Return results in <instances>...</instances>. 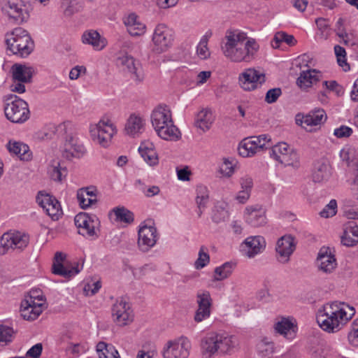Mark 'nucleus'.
I'll return each instance as SVG.
<instances>
[{"mask_svg": "<svg viewBox=\"0 0 358 358\" xmlns=\"http://www.w3.org/2000/svg\"><path fill=\"white\" fill-rule=\"evenodd\" d=\"M85 153V149L81 144L78 143V141L72 135L66 136L64 148L62 151V157L67 160H71L73 158H80Z\"/></svg>", "mask_w": 358, "mask_h": 358, "instance_id": "4be33fe9", "label": "nucleus"}, {"mask_svg": "<svg viewBox=\"0 0 358 358\" xmlns=\"http://www.w3.org/2000/svg\"><path fill=\"white\" fill-rule=\"evenodd\" d=\"M151 122L161 138L173 141L180 138V131L174 125L171 111L167 106L159 105L154 109L151 115Z\"/></svg>", "mask_w": 358, "mask_h": 358, "instance_id": "7ed1b4c3", "label": "nucleus"}, {"mask_svg": "<svg viewBox=\"0 0 358 358\" xmlns=\"http://www.w3.org/2000/svg\"><path fill=\"white\" fill-rule=\"evenodd\" d=\"M8 151L21 160L28 161L31 159V152L28 145L18 141H10L7 145Z\"/></svg>", "mask_w": 358, "mask_h": 358, "instance_id": "72a5a7b5", "label": "nucleus"}, {"mask_svg": "<svg viewBox=\"0 0 358 358\" xmlns=\"http://www.w3.org/2000/svg\"><path fill=\"white\" fill-rule=\"evenodd\" d=\"M220 172L223 176L230 177L234 172L233 162L228 159H224L220 167Z\"/></svg>", "mask_w": 358, "mask_h": 358, "instance_id": "052dcab7", "label": "nucleus"}, {"mask_svg": "<svg viewBox=\"0 0 358 358\" xmlns=\"http://www.w3.org/2000/svg\"><path fill=\"white\" fill-rule=\"evenodd\" d=\"M36 201L53 220H59L62 215L60 203L55 197L40 192L36 197Z\"/></svg>", "mask_w": 358, "mask_h": 358, "instance_id": "dca6fc26", "label": "nucleus"}, {"mask_svg": "<svg viewBox=\"0 0 358 358\" xmlns=\"http://www.w3.org/2000/svg\"><path fill=\"white\" fill-rule=\"evenodd\" d=\"M82 41L85 44L91 45L94 50H100L106 46L104 39L101 38L99 33L95 30H89L83 33Z\"/></svg>", "mask_w": 358, "mask_h": 358, "instance_id": "f704fd0d", "label": "nucleus"}, {"mask_svg": "<svg viewBox=\"0 0 358 358\" xmlns=\"http://www.w3.org/2000/svg\"><path fill=\"white\" fill-rule=\"evenodd\" d=\"M155 266L145 264L142 267L134 269L133 275L136 279H143L144 277L149 276L155 271Z\"/></svg>", "mask_w": 358, "mask_h": 358, "instance_id": "5fc2aeb1", "label": "nucleus"}, {"mask_svg": "<svg viewBox=\"0 0 358 358\" xmlns=\"http://www.w3.org/2000/svg\"><path fill=\"white\" fill-rule=\"evenodd\" d=\"M265 74L255 69H248L239 75L241 87L245 91L257 89L265 82Z\"/></svg>", "mask_w": 358, "mask_h": 358, "instance_id": "f8f14e48", "label": "nucleus"}, {"mask_svg": "<svg viewBox=\"0 0 358 358\" xmlns=\"http://www.w3.org/2000/svg\"><path fill=\"white\" fill-rule=\"evenodd\" d=\"M43 350L41 343H37L32 346L26 353V358H39Z\"/></svg>", "mask_w": 358, "mask_h": 358, "instance_id": "680f3d73", "label": "nucleus"}, {"mask_svg": "<svg viewBox=\"0 0 358 358\" xmlns=\"http://www.w3.org/2000/svg\"><path fill=\"white\" fill-rule=\"evenodd\" d=\"M244 216L245 222L254 227H261L266 223V210L258 204L248 206Z\"/></svg>", "mask_w": 358, "mask_h": 358, "instance_id": "aec40b11", "label": "nucleus"}, {"mask_svg": "<svg viewBox=\"0 0 358 358\" xmlns=\"http://www.w3.org/2000/svg\"><path fill=\"white\" fill-rule=\"evenodd\" d=\"M334 51H335V54L337 57V62H338V64H339V66L343 67V69L345 71L349 70L350 66L347 63L346 59H345V56H346L345 50L343 47L337 45H335V47H334Z\"/></svg>", "mask_w": 358, "mask_h": 358, "instance_id": "603ef678", "label": "nucleus"}, {"mask_svg": "<svg viewBox=\"0 0 358 358\" xmlns=\"http://www.w3.org/2000/svg\"><path fill=\"white\" fill-rule=\"evenodd\" d=\"M247 250L245 251V255L249 258H253L255 255L260 253L265 248V241L262 236H257L249 237L244 241Z\"/></svg>", "mask_w": 358, "mask_h": 358, "instance_id": "a878e982", "label": "nucleus"}, {"mask_svg": "<svg viewBox=\"0 0 358 358\" xmlns=\"http://www.w3.org/2000/svg\"><path fill=\"white\" fill-rule=\"evenodd\" d=\"M217 336L216 333H210L203 337L201 341V348L203 356L210 358L217 353Z\"/></svg>", "mask_w": 358, "mask_h": 358, "instance_id": "bb28decb", "label": "nucleus"}, {"mask_svg": "<svg viewBox=\"0 0 358 358\" xmlns=\"http://www.w3.org/2000/svg\"><path fill=\"white\" fill-rule=\"evenodd\" d=\"M127 31L130 35L138 36L145 32L146 27L141 22L138 16L135 13H130L124 20Z\"/></svg>", "mask_w": 358, "mask_h": 358, "instance_id": "393cba45", "label": "nucleus"}, {"mask_svg": "<svg viewBox=\"0 0 358 358\" xmlns=\"http://www.w3.org/2000/svg\"><path fill=\"white\" fill-rule=\"evenodd\" d=\"M112 317L117 325L126 326L133 322L134 313L129 303L121 298L113 305Z\"/></svg>", "mask_w": 358, "mask_h": 358, "instance_id": "9b49d317", "label": "nucleus"}, {"mask_svg": "<svg viewBox=\"0 0 358 358\" xmlns=\"http://www.w3.org/2000/svg\"><path fill=\"white\" fill-rule=\"evenodd\" d=\"M2 10L15 24H20L29 17V13L22 8V5L19 0H6V3L2 7Z\"/></svg>", "mask_w": 358, "mask_h": 358, "instance_id": "f3484780", "label": "nucleus"}, {"mask_svg": "<svg viewBox=\"0 0 358 358\" xmlns=\"http://www.w3.org/2000/svg\"><path fill=\"white\" fill-rule=\"evenodd\" d=\"M115 220L120 222L131 224L134 222V213L124 206L116 207L113 209Z\"/></svg>", "mask_w": 358, "mask_h": 358, "instance_id": "37998d69", "label": "nucleus"}, {"mask_svg": "<svg viewBox=\"0 0 358 358\" xmlns=\"http://www.w3.org/2000/svg\"><path fill=\"white\" fill-rule=\"evenodd\" d=\"M191 343L186 337H180L167 342L162 355L164 358H188Z\"/></svg>", "mask_w": 358, "mask_h": 358, "instance_id": "1a4fd4ad", "label": "nucleus"}, {"mask_svg": "<svg viewBox=\"0 0 358 358\" xmlns=\"http://www.w3.org/2000/svg\"><path fill=\"white\" fill-rule=\"evenodd\" d=\"M226 42L222 45L224 55L234 62H250L254 58L259 45L255 39H247L245 33L233 31H228L225 36Z\"/></svg>", "mask_w": 358, "mask_h": 358, "instance_id": "f257e3e1", "label": "nucleus"}, {"mask_svg": "<svg viewBox=\"0 0 358 358\" xmlns=\"http://www.w3.org/2000/svg\"><path fill=\"white\" fill-rule=\"evenodd\" d=\"M337 203L335 199H332L320 213L322 217L328 218L336 215L337 210Z\"/></svg>", "mask_w": 358, "mask_h": 358, "instance_id": "4d7b16f0", "label": "nucleus"}, {"mask_svg": "<svg viewBox=\"0 0 358 358\" xmlns=\"http://www.w3.org/2000/svg\"><path fill=\"white\" fill-rule=\"evenodd\" d=\"M285 42L289 45H294L296 44V41L294 36L289 35L283 31L277 32L273 38L272 46L274 48H279L280 43Z\"/></svg>", "mask_w": 358, "mask_h": 358, "instance_id": "a18cd8bd", "label": "nucleus"}, {"mask_svg": "<svg viewBox=\"0 0 358 358\" xmlns=\"http://www.w3.org/2000/svg\"><path fill=\"white\" fill-rule=\"evenodd\" d=\"M211 32H207L201 39L197 46V55L203 59H207L210 56V52L208 48V41L210 36Z\"/></svg>", "mask_w": 358, "mask_h": 358, "instance_id": "8fccbe9b", "label": "nucleus"}, {"mask_svg": "<svg viewBox=\"0 0 358 358\" xmlns=\"http://www.w3.org/2000/svg\"><path fill=\"white\" fill-rule=\"evenodd\" d=\"M10 98L15 99L7 103L4 108L6 118L15 123L25 122L29 117L27 103L15 95L10 94Z\"/></svg>", "mask_w": 358, "mask_h": 358, "instance_id": "39448f33", "label": "nucleus"}, {"mask_svg": "<svg viewBox=\"0 0 358 358\" xmlns=\"http://www.w3.org/2000/svg\"><path fill=\"white\" fill-rule=\"evenodd\" d=\"M235 265V264L231 262H226L221 266L217 267L215 269V279L217 280H222L228 278L232 273Z\"/></svg>", "mask_w": 358, "mask_h": 358, "instance_id": "de8ad7c7", "label": "nucleus"}, {"mask_svg": "<svg viewBox=\"0 0 358 358\" xmlns=\"http://www.w3.org/2000/svg\"><path fill=\"white\" fill-rule=\"evenodd\" d=\"M22 301H27L29 303H45V299L40 289L31 290Z\"/></svg>", "mask_w": 358, "mask_h": 358, "instance_id": "864d4df0", "label": "nucleus"}, {"mask_svg": "<svg viewBox=\"0 0 358 358\" xmlns=\"http://www.w3.org/2000/svg\"><path fill=\"white\" fill-rule=\"evenodd\" d=\"M13 79L22 83H30L32 78V69L25 65L15 64L12 66Z\"/></svg>", "mask_w": 358, "mask_h": 358, "instance_id": "c9c22d12", "label": "nucleus"}, {"mask_svg": "<svg viewBox=\"0 0 358 358\" xmlns=\"http://www.w3.org/2000/svg\"><path fill=\"white\" fill-rule=\"evenodd\" d=\"M281 94L282 90L279 87L271 89L266 94L265 101L268 103H274L277 101Z\"/></svg>", "mask_w": 358, "mask_h": 358, "instance_id": "bf43d9fd", "label": "nucleus"}, {"mask_svg": "<svg viewBox=\"0 0 358 358\" xmlns=\"http://www.w3.org/2000/svg\"><path fill=\"white\" fill-rule=\"evenodd\" d=\"M15 333L12 327L0 324V345L5 346L10 344L13 341Z\"/></svg>", "mask_w": 358, "mask_h": 358, "instance_id": "c03bdc74", "label": "nucleus"}, {"mask_svg": "<svg viewBox=\"0 0 358 358\" xmlns=\"http://www.w3.org/2000/svg\"><path fill=\"white\" fill-rule=\"evenodd\" d=\"M74 221L80 234L83 236L97 237L95 231L94 221L88 214L80 213L76 215Z\"/></svg>", "mask_w": 358, "mask_h": 358, "instance_id": "5701e85b", "label": "nucleus"}, {"mask_svg": "<svg viewBox=\"0 0 358 358\" xmlns=\"http://www.w3.org/2000/svg\"><path fill=\"white\" fill-rule=\"evenodd\" d=\"M177 175L180 180L189 181V176L191 175V171L189 170L188 167L186 166L183 169H178Z\"/></svg>", "mask_w": 358, "mask_h": 358, "instance_id": "774afa93", "label": "nucleus"}, {"mask_svg": "<svg viewBox=\"0 0 358 358\" xmlns=\"http://www.w3.org/2000/svg\"><path fill=\"white\" fill-rule=\"evenodd\" d=\"M331 176L329 165L324 161L317 162L313 170L312 178L315 182H322Z\"/></svg>", "mask_w": 358, "mask_h": 358, "instance_id": "473e14b6", "label": "nucleus"}, {"mask_svg": "<svg viewBox=\"0 0 358 358\" xmlns=\"http://www.w3.org/2000/svg\"><path fill=\"white\" fill-rule=\"evenodd\" d=\"M317 262L320 271L325 273H332L337 266L335 255L329 248L323 247L320 250Z\"/></svg>", "mask_w": 358, "mask_h": 358, "instance_id": "6ab92c4d", "label": "nucleus"}, {"mask_svg": "<svg viewBox=\"0 0 358 358\" xmlns=\"http://www.w3.org/2000/svg\"><path fill=\"white\" fill-rule=\"evenodd\" d=\"M138 151L144 160L150 166L158 164V156L152 143L144 142L141 143Z\"/></svg>", "mask_w": 358, "mask_h": 358, "instance_id": "e433bc0d", "label": "nucleus"}, {"mask_svg": "<svg viewBox=\"0 0 358 358\" xmlns=\"http://www.w3.org/2000/svg\"><path fill=\"white\" fill-rule=\"evenodd\" d=\"M214 122V117L212 111L209 108H203L196 115L194 124L195 126L206 132L208 131Z\"/></svg>", "mask_w": 358, "mask_h": 358, "instance_id": "2f4dec72", "label": "nucleus"}, {"mask_svg": "<svg viewBox=\"0 0 358 358\" xmlns=\"http://www.w3.org/2000/svg\"><path fill=\"white\" fill-rule=\"evenodd\" d=\"M198 308L195 313L194 320L196 322H201L210 315V306L212 299L210 294L208 291H203L198 293L196 295Z\"/></svg>", "mask_w": 358, "mask_h": 358, "instance_id": "412c9836", "label": "nucleus"}, {"mask_svg": "<svg viewBox=\"0 0 358 358\" xmlns=\"http://www.w3.org/2000/svg\"><path fill=\"white\" fill-rule=\"evenodd\" d=\"M88 193H85V190L84 189H78L77 192V199L79 203L80 206L85 209L86 208V202H87L88 196L86 195Z\"/></svg>", "mask_w": 358, "mask_h": 358, "instance_id": "338daca9", "label": "nucleus"}, {"mask_svg": "<svg viewBox=\"0 0 358 358\" xmlns=\"http://www.w3.org/2000/svg\"><path fill=\"white\" fill-rule=\"evenodd\" d=\"M327 118L324 110L316 108L305 115V124L310 127L320 125L326 121Z\"/></svg>", "mask_w": 358, "mask_h": 358, "instance_id": "58836bf2", "label": "nucleus"}, {"mask_svg": "<svg viewBox=\"0 0 358 358\" xmlns=\"http://www.w3.org/2000/svg\"><path fill=\"white\" fill-rule=\"evenodd\" d=\"M101 287V282L99 281H96L93 282L92 284L88 283L85 285L84 287V291L87 293V295H94L99 290Z\"/></svg>", "mask_w": 358, "mask_h": 358, "instance_id": "0e129e2a", "label": "nucleus"}, {"mask_svg": "<svg viewBox=\"0 0 358 358\" xmlns=\"http://www.w3.org/2000/svg\"><path fill=\"white\" fill-rule=\"evenodd\" d=\"M252 140L255 141V145L257 146V149L259 151L263 150L264 148H267L266 146V143L269 141V139H267V136L266 135H261L259 136H252Z\"/></svg>", "mask_w": 358, "mask_h": 358, "instance_id": "e2e57ef3", "label": "nucleus"}, {"mask_svg": "<svg viewBox=\"0 0 358 358\" xmlns=\"http://www.w3.org/2000/svg\"><path fill=\"white\" fill-rule=\"evenodd\" d=\"M96 351L99 358H120L115 348L113 345L105 342L98 343Z\"/></svg>", "mask_w": 358, "mask_h": 358, "instance_id": "a19ab883", "label": "nucleus"}, {"mask_svg": "<svg viewBox=\"0 0 358 358\" xmlns=\"http://www.w3.org/2000/svg\"><path fill=\"white\" fill-rule=\"evenodd\" d=\"M270 155L285 166L298 167L299 165L298 153L286 143L281 142L273 146Z\"/></svg>", "mask_w": 358, "mask_h": 358, "instance_id": "6e6552de", "label": "nucleus"}, {"mask_svg": "<svg viewBox=\"0 0 358 358\" xmlns=\"http://www.w3.org/2000/svg\"><path fill=\"white\" fill-rule=\"evenodd\" d=\"M228 205L224 201H217L213 210L212 220L216 223L219 224L224 222L229 217L227 210Z\"/></svg>", "mask_w": 358, "mask_h": 358, "instance_id": "ea45409f", "label": "nucleus"}, {"mask_svg": "<svg viewBox=\"0 0 358 358\" xmlns=\"http://www.w3.org/2000/svg\"><path fill=\"white\" fill-rule=\"evenodd\" d=\"M45 303H29L27 301H22L20 313L24 320L34 321L38 317L43 310L46 308Z\"/></svg>", "mask_w": 358, "mask_h": 358, "instance_id": "b1692460", "label": "nucleus"}, {"mask_svg": "<svg viewBox=\"0 0 358 358\" xmlns=\"http://www.w3.org/2000/svg\"><path fill=\"white\" fill-rule=\"evenodd\" d=\"M341 243L348 247H352L358 243V226L354 222H349L345 225Z\"/></svg>", "mask_w": 358, "mask_h": 358, "instance_id": "cd10ccee", "label": "nucleus"}, {"mask_svg": "<svg viewBox=\"0 0 358 358\" xmlns=\"http://www.w3.org/2000/svg\"><path fill=\"white\" fill-rule=\"evenodd\" d=\"M29 243V236L20 231L8 232L0 239V255L6 254L8 250L20 252L26 248Z\"/></svg>", "mask_w": 358, "mask_h": 358, "instance_id": "423d86ee", "label": "nucleus"}, {"mask_svg": "<svg viewBox=\"0 0 358 358\" xmlns=\"http://www.w3.org/2000/svg\"><path fill=\"white\" fill-rule=\"evenodd\" d=\"M217 353L226 354L233 349L236 344L235 338L225 334H217Z\"/></svg>", "mask_w": 358, "mask_h": 358, "instance_id": "4c0bfd02", "label": "nucleus"}, {"mask_svg": "<svg viewBox=\"0 0 358 358\" xmlns=\"http://www.w3.org/2000/svg\"><path fill=\"white\" fill-rule=\"evenodd\" d=\"M255 144L251 137L243 139L238 148V153L243 157L254 155L258 152Z\"/></svg>", "mask_w": 358, "mask_h": 358, "instance_id": "79ce46f5", "label": "nucleus"}, {"mask_svg": "<svg viewBox=\"0 0 358 358\" xmlns=\"http://www.w3.org/2000/svg\"><path fill=\"white\" fill-rule=\"evenodd\" d=\"M210 261L209 255L207 252V248L201 246L199 252V257L194 263V266L196 269H201L206 266Z\"/></svg>", "mask_w": 358, "mask_h": 358, "instance_id": "3c124183", "label": "nucleus"}, {"mask_svg": "<svg viewBox=\"0 0 358 358\" xmlns=\"http://www.w3.org/2000/svg\"><path fill=\"white\" fill-rule=\"evenodd\" d=\"M355 313L354 308L334 301L324 304L318 310L316 320L324 331L334 333L339 331L341 326L350 320Z\"/></svg>", "mask_w": 358, "mask_h": 358, "instance_id": "f03ea898", "label": "nucleus"}, {"mask_svg": "<svg viewBox=\"0 0 358 358\" xmlns=\"http://www.w3.org/2000/svg\"><path fill=\"white\" fill-rule=\"evenodd\" d=\"M66 259V255L62 252H57L55 254L54 261L52 266V271L54 274L69 278L80 272L78 263L75 262L73 265L63 264Z\"/></svg>", "mask_w": 358, "mask_h": 358, "instance_id": "4468645a", "label": "nucleus"}, {"mask_svg": "<svg viewBox=\"0 0 358 358\" xmlns=\"http://www.w3.org/2000/svg\"><path fill=\"white\" fill-rule=\"evenodd\" d=\"M62 7L66 16H71L83 8V6L76 0H62Z\"/></svg>", "mask_w": 358, "mask_h": 358, "instance_id": "49530a36", "label": "nucleus"}, {"mask_svg": "<svg viewBox=\"0 0 358 358\" xmlns=\"http://www.w3.org/2000/svg\"><path fill=\"white\" fill-rule=\"evenodd\" d=\"M145 120L139 115L131 114L125 124L124 131L129 136L134 137L144 129Z\"/></svg>", "mask_w": 358, "mask_h": 358, "instance_id": "7c9ffc66", "label": "nucleus"}, {"mask_svg": "<svg viewBox=\"0 0 358 358\" xmlns=\"http://www.w3.org/2000/svg\"><path fill=\"white\" fill-rule=\"evenodd\" d=\"M116 128L110 120H100L90 129L92 141L103 148L108 147L116 134Z\"/></svg>", "mask_w": 358, "mask_h": 358, "instance_id": "0eeeda50", "label": "nucleus"}, {"mask_svg": "<svg viewBox=\"0 0 358 358\" xmlns=\"http://www.w3.org/2000/svg\"><path fill=\"white\" fill-rule=\"evenodd\" d=\"M8 49L14 55L22 57L28 56L34 49V42L28 32L24 29L15 28L6 35Z\"/></svg>", "mask_w": 358, "mask_h": 358, "instance_id": "20e7f679", "label": "nucleus"}, {"mask_svg": "<svg viewBox=\"0 0 358 358\" xmlns=\"http://www.w3.org/2000/svg\"><path fill=\"white\" fill-rule=\"evenodd\" d=\"M117 65L124 72L129 73L130 77L136 81H141L143 73L141 64L133 57L127 54L119 56L116 60Z\"/></svg>", "mask_w": 358, "mask_h": 358, "instance_id": "ddd939ff", "label": "nucleus"}, {"mask_svg": "<svg viewBox=\"0 0 358 358\" xmlns=\"http://www.w3.org/2000/svg\"><path fill=\"white\" fill-rule=\"evenodd\" d=\"M352 129L345 125H342L334 131V135L338 138H348L352 134Z\"/></svg>", "mask_w": 358, "mask_h": 358, "instance_id": "13d9d810", "label": "nucleus"}, {"mask_svg": "<svg viewBox=\"0 0 358 358\" xmlns=\"http://www.w3.org/2000/svg\"><path fill=\"white\" fill-rule=\"evenodd\" d=\"M240 185L243 190L251 192L253 185L252 180L250 177L245 176L240 179Z\"/></svg>", "mask_w": 358, "mask_h": 358, "instance_id": "69168bd1", "label": "nucleus"}, {"mask_svg": "<svg viewBox=\"0 0 358 358\" xmlns=\"http://www.w3.org/2000/svg\"><path fill=\"white\" fill-rule=\"evenodd\" d=\"M296 326L288 318L282 317L274 324L276 333L283 336L285 338L292 340L296 336Z\"/></svg>", "mask_w": 358, "mask_h": 358, "instance_id": "c756f323", "label": "nucleus"}, {"mask_svg": "<svg viewBox=\"0 0 358 358\" xmlns=\"http://www.w3.org/2000/svg\"><path fill=\"white\" fill-rule=\"evenodd\" d=\"M321 73L315 69L303 71L297 78L296 84L301 89H306L320 80Z\"/></svg>", "mask_w": 358, "mask_h": 358, "instance_id": "c85d7f7f", "label": "nucleus"}, {"mask_svg": "<svg viewBox=\"0 0 358 358\" xmlns=\"http://www.w3.org/2000/svg\"><path fill=\"white\" fill-rule=\"evenodd\" d=\"M295 249L296 243L292 236L285 235L280 238L275 248L278 261L282 264L288 263Z\"/></svg>", "mask_w": 358, "mask_h": 358, "instance_id": "2eb2a0df", "label": "nucleus"}, {"mask_svg": "<svg viewBox=\"0 0 358 358\" xmlns=\"http://www.w3.org/2000/svg\"><path fill=\"white\" fill-rule=\"evenodd\" d=\"M50 178L55 181L60 182L62 180V176L66 173V169H62L59 163L57 165H52L48 170Z\"/></svg>", "mask_w": 358, "mask_h": 358, "instance_id": "6e6d98bb", "label": "nucleus"}, {"mask_svg": "<svg viewBox=\"0 0 358 358\" xmlns=\"http://www.w3.org/2000/svg\"><path fill=\"white\" fill-rule=\"evenodd\" d=\"M138 246L142 252H148L157 242V229L152 226H143L138 230Z\"/></svg>", "mask_w": 358, "mask_h": 358, "instance_id": "a211bd4d", "label": "nucleus"}, {"mask_svg": "<svg viewBox=\"0 0 358 358\" xmlns=\"http://www.w3.org/2000/svg\"><path fill=\"white\" fill-rule=\"evenodd\" d=\"M173 41L171 30L164 24H158L152 36V51L161 54L169 50Z\"/></svg>", "mask_w": 358, "mask_h": 358, "instance_id": "9d476101", "label": "nucleus"}, {"mask_svg": "<svg viewBox=\"0 0 358 358\" xmlns=\"http://www.w3.org/2000/svg\"><path fill=\"white\" fill-rule=\"evenodd\" d=\"M257 349L262 356H268L275 351L274 343L266 337L263 338L257 344Z\"/></svg>", "mask_w": 358, "mask_h": 358, "instance_id": "09e8293b", "label": "nucleus"}]
</instances>
